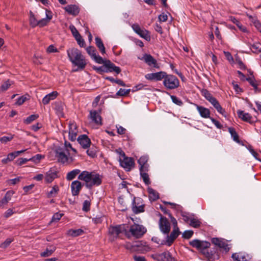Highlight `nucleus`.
Wrapping results in <instances>:
<instances>
[{
  "instance_id": "nucleus-8",
  "label": "nucleus",
  "mask_w": 261,
  "mask_h": 261,
  "mask_svg": "<svg viewBox=\"0 0 261 261\" xmlns=\"http://www.w3.org/2000/svg\"><path fill=\"white\" fill-rule=\"evenodd\" d=\"M120 154L123 157V160L119 159L121 166L126 169H130V168L134 166L135 162L132 158H128L125 156V153L123 151L120 152Z\"/></svg>"
},
{
  "instance_id": "nucleus-24",
  "label": "nucleus",
  "mask_w": 261,
  "mask_h": 261,
  "mask_svg": "<svg viewBox=\"0 0 261 261\" xmlns=\"http://www.w3.org/2000/svg\"><path fill=\"white\" fill-rule=\"evenodd\" d=\"M65 10L69 14L76 16L80 12L79 7L75 5H69L64 8Z\"/></svg>"
},
{
  "instance_id": "nucleus-6",
  "label": "nucleus",
  "mask_w": 261,
  "mask_h": 261,
  "mask_svg": "<svg viewBox=\"0 0 261 261\" xmlns=\"http://www.w3.org/2000/svg\"><path fill=\"white\" fill-rule=\"evenodd\" d=\"M145 204L141 198L134 197L132 202V211L135 214H138L144 212Z\"/></svg>"
},
{
  "instance_id": "nucleus-52",
  "label": "nucleus",
  "mask_w": 261,
  "mask_h": 261,
  "mask_svg": "<svg viewBox=\"0 0 261 261\" xmlns=\"http://www.w3.org/2000/svg\"><path fill=\"white\" fill-rule=\"evenodd\" d=\"M203 243L205 245H211L210 243L206 241H200L198 239H195L189 242V245H202Z\"/></svg>"
},
{
  "instance_id": "nucleus-2",
  "label": "nucleus",
  "mask_w": 261,
  "mask_h": 261,
  "mask_svg": "<svg viewBox=\"0 0 261 261\" xmlns=\"http://www.w3.org/2000/svg\"><path fill=\"white\" fill-rule=\"evenodd\" d=\"M196 248L209 261H213L218 258V247L224 248L227 246H215L211 248L210 246H193Z\"/></svg>"
},
{
  "instance_id": "nucleus-45",
  "label": "nucleus",
  "mask_w": 261,
  "mask_h": 261,
  "mask_svg": "<svg viewBox=\"0 0 261 261\" xmlns=\"http://www.w3.org/2000/svg\"><path fill=\"white\" fill-rule=\"evenodd\" d=\"M260 45L261 44L258 42L251 44L250 47L252 48V51L255 54L261 53V47H260Z\"/></svg>"
},
{
  "instance_id": "nucleus-57",
  "label": "nucleus",
  "mask_w": 261,
  "mask_h": 261,
  "mask_svg": "<svg viewBox=\"0 0 261 261\" xmlns=\"http://www.w3.org/2000/svg\"><path fill=\"white\" fill-rule=\"evenodd\" d=\"M171 98L172 99V101L173 103L175 104L181 106L183 105L182 101L179 99L178 97H177L176 96L174 95H171Z\"/></svg>"
},
{
  "instance_id": "nucleus-31",
  "label": "nucleus",
  "mask_w": 261,
  "mask_h": 261,
  "mask_svg": "<svg viewBox=\"0 0 261 261\" xmlns=\"http://www.w3.org/2000/svg\"><path fill=\"white\" fill-rule=\"evenodd\" d=\"M56 247L55 246H49L45 251L40 253V256L42 257H46L50 256L56 250Z\"/></svg>"
},
{
  "instance_id": "nucleus-22",
  "label": "nucleus",
  "mask_w": 261,
  "mask_h": 261,
  "mask_svg": "<svg viewBox=\"0 0 261 261\" xmlns=\"http://www.w3.org/2000/svg\"><path fill=\"white\" fill-rule=\"evenodd\" d=\"M209 102L214 106L219 113L222 114L225 117H226L225 110L221 106L219 101L215 97L209 101Z\"/></svg>"
},
{
  "instance_id": "nucleus-59",
  "label": "nucleus",
  "mask_w": 261,
  "mask_h": 261,
  "mask_svg": "<svg viewBox=\"0 0 261 261\" xmlns=\"http://www.w3.org/2000/svg\"><path fill=\"white\" fill-rule=\"evenodd\" d=\"M69 29L72 33V34L74 36V37L75 38L79 36V35H81L77 29L75 28V27L73 25H71L69 27Z\"/></svg>"
},
{
  "instance_id": "nucleus-4",
  "label": "nucleus",
  "mask_w": 261,
  "mask_h": 261,
  "mask_svg": "<svg viewBox=\"0 0 261 261\" xmlns=\"http://www.w3.org/2000/svg\"><path fill=\"white\" fill-rule=\"evenodd\" d=\"M163 84L167 89H174L179 86V82L175 76L166 73L164 79Z\"/></svg>"
},
{
  "instance_id": "nucleus-26",
  "label": "nucleus",
  "mask_w": 261,
  "mask_h": 261,
  "mask_svg": "<svg viewBox=\"0 0 261 261\" xmlns=\"http://www.w3.org/2000/svg\"><path fill=\"white\" fill-rule=\"evenodd\" d=\"M196 108L201 117L204 118L210 119L211 118L210 117L211 112L208 109L198 105H196Z\"/></svg>"
},
{
  "instance_id": "nucleus-60",
  "label": "nucleus",
  "mask_w": 261,
  "mask_h": 261,
  "mask_svg": "<svg viewBox=\"0 0 261 261\" xmlns=\"http://www.w3.org/2000/svg\"><path fill=\"white\" fill-rule=\"evenodd\" d=\"M96 63L98 64H104L106 60H104L99 55H95L92 58Z\"/></svg>"
},
{
  "instance_id": "nucleus-58",
  "label": "nucleus",
  "mask_w": 261,
  "mask_h": 261,
  "mask_svg": "<svg viewBox=\"0 0 261 261\" xmlns=\"http://www.w3.org/2000/svg\"><path fill=\"white\" fill-rule=\"evenodd\" d=\"M63 216V214H61V213H55L53 215L50 222H58L59 220H60L61 219V217Z\"/></svg>"
},
{
  "instance_id": "nucleus-34",
  "label": "nucleus",
  "mask_w": 261,
  "mask_h": 261,
  "mask_svg": "<svg viewBox=\"0 0 261 261\" xmlns=\"http://www.w3.org/2000/svg\"><path fill=\"white\" fill-rule=\"evenodd\" d=\"M147 191L149 193L150 200L154 201L159 198V193L152 188L149 187Z\"/></svg>"
},
{
  "instance_id": "nucleus-12",
  "label": "nucleus",
  "mask_w": 261,
  "mask_h": 261,
  "mask_svg": "<svg viewBox=\"0 0 261 261\" xmlns=\"http://www.w3.org/2000/svg\"><path fill=\"white\" fill-rule=\"evenodd\" d=\"M237 114L238 117L242 120L250 124H253L257 121L256 117H253L250 114L245 113L243 111L238 110L237 111Z\"/></svg>"
},
{
  "instance_id": "nucleus-27",
  "label": "nucleus",
  "mask_w": 261,
  "mask_h": 261,
  "mask_svg": "<svg viewBox=\"0 0 261 261\" xmlns=\"http://www.w3.org/2000/svg\"><path fill=\"white\" fill-rule=\"evenodd\" d=\"M46 18H43L39 20L37 22V25L40 27H43L47 25L49 20L52 18L51 12L50 11L46 10Z\"/></svg>"
},
{
  "instance_id": "nucleus-30",
  "label": "nucleus",
  "mask_w": 261,
  "mask_h": 261,
  "mask_svg": "<svg viewBox=\"0 0 261 261\" xmlns=\"http://www.w3.org/2000/svg\"><path fill=\"white\" fill-rule=\"evenodd\" d=\"M58 95V93L57 91H53L45 95L42 99L43 104L44 105H47L51 100L55 99Z\"/></svg>"
},
{
  "instance_id": "nucleus-49",
  "label": "nucleus",
  "mask_w": 261,
  "mask_h": 261,
  "mask_svg": "<svg viewBox=\"0 0 261 261\" xmlns=\"http://www.w3.org/2000/svg\"><path fill=\"white\" fill-rule=\"evenodd\" d=\"M30 25L32 27L34 28L37 26V22L38 21L36 19L34 14L32 12L30 11Z\"/></svg>"
},
{
  "instance_id": "nucleus-15",
  "label": "nucleus",
  "mask_w": 261,
  "mask_h": 261,
  "mask_svg": "<svg viewBox=\"0 0 261 261\" xmlns=\"http://www.w3.org/2000/svg\"><path fill=\"white\" fill-rule=\"evenodd\" d=\"M166 75V72L160 71L155 73H148L145 76L148 80L159 81L164 79Z\"/></svg>"
},
{
  "instance_id": "nucleus-28",
  "label": "nucleus",
  "mask_w": 261,
  "mask_h": 261,
  "mask_svg": "<svg viewBox=\"0 0 261 261\" xmlns=\"http://www.w3.org/2000/svg\"><path fill=\"white\" fill-rule=\"evenodd\" d=\"M78 179L85 181V186H88V182L91 180V172L87 171H83L79 175Z\"/></svg>"
},
{
  "instance_id": "nucleus-11",
  "label": "nucleus",
  "mask_w": 261,
  "mask_h": 261,
  "mask_svg": "<svg viewBox=\"0 0 261 261\" xmlns=\"http://www.w3.org/2000/svg\"><path fill=\"white\" fill-rule=\"evenodd\" d=\"M126 249L131 252L145 253L151 250L149 246H125Z\"/></svg>"
},
{
  "instance_id": "nucleus-43",
  "label": "nucleus",
  "mask_w": 261,
  "mask_h": 261,
  "mask_svg": "<svg viewBox=\"0 0 261 261\" xmlns=\"http://www.w3.org/2000/svg\"><path fill=\"white\" fill-rule=\"evenodd\" d=\"M29 98L30 95L28 94L22 95L17 99L15 104L18 106H20L22 105L26 100L29 99Z\"/></svg>"
},
{
  "instance_id": "nucleus-64",
  "label": "nucleus",
  "mask_w": 261,
  "mask_h": 261,
  "mask_svg": "<svg viewBox=\"0 0 261 261\" xmlns=\"http://www.w3.org/2000/svg\"><path fill=\"white\" fill-rule=\"evenodd\" d=\"M31 161L30 159L27 158H19L16 161V164L18 166H21L25 164L28 161Z\"/></svg>"
},
{
  "instance_id": "nucleus-35",
  "label": "nucleus",
  "mask_w": 261,
  "mask_h": 261,
  "mask_svg": "<svg viewBox=\"0 0 261 261\" xmlns=\"http://www.w3.org/2000/svg\"><path fill=\"white\" fill-rule=\"evenodd\" d=\"M95 44L102 54L106 53V48L101 38L99 37H95Z\"/></svg>"
},
{
  "instance_id": "nucleus-48",
  "label": "nucleus",
  "mask_w": 261,
  "mask_h": 261,
  "mask_svg": "<svg viewBox=\"0 0 261 261\" xmlns=\"http://www.w3.org/2000/svg\"><path fill=\"white\" fill-rule=\"evenodd\" d=\"M201 94L202 96H203L208 101L214 98L212 94L206 89H203L201 91Z\"/></svg>"
},
{
  "instance_id": "nucleus-46",
  "label": "nucleus",
  "mask_w": 261,
  "mask_h": 261,
  "mask_svg": "<svg viewBox=\"0 0 261 261\" xmlns=\"http://www.w3.org/2000/svg\"><path fill=\"white\" fill-rule=\"evenodd\" d=\"M201 222L198 219L194 218H191L189 225L194 228H198L200 226Z\"/></svg>"
},
{
  "instance_id": "nucleus-54",
  "label": "nucleus",
  "mask_w": 261,
  "mask_h": 261,
  "mask_svg": "<svg viewBox=\"0 0 261 261\" xmlns=\"http://www.w3.org/2000/svg\"><path fill=\"white\" fill-rule=\"evenodd\" d=\"M130 91V89H124L120 88L117 92L116 95L118 96H124L127 95Z\"/></svg>"
},
{
  "instance_id": "nucleus-13",
  "label": "nucleus",
  "mask_w": 261,
  "mask_h": 261,
  "mask_svg": "<svg viewBox=\"0 0 261 261\" xmlns=\"http://www.w3.org/2000/svg\"><path fill=\"white\" fill-rule=\"evenodd\" d=\"M132 28L134 31L141 37L145 39L147 41L150 40V36L147 30H142L138 24H134L132 25Z\"/></svg>"
},
{
  "instance_id": "nucleus-39",
  "label": "nucleus",
  "mask_w": 261,
  "mask_h": 261,
  "mask_svg": "<svg viewBox=\"0 0 261 261\" xmlns=\"http://www.w3.org/2000/svg\"><path fill=\"white\" fill-rule=\"evenodd\" d=\"M212 243L213 245H228V241L222 238H213L212 239Z\"/></svg>"
},
{
  "instance_id": "nucleus-38",
  "label": "nucleus",
  "mask_w": 261,
  "mask_h": 261,
  "mask_svg": "<svg viewBox=\"0 0 261 261\" xmlns=\"http://www.w3.org/2000/svg\"><path fill=\"white\" fill-rule=\"evenodd\" d=\"M81 172V170L77 169L72 170L68 172L66 176V179L68 180H71L73 179L76 176Z\"/></svg>"
},
{
  "instance_id": "nucleus-3",
  "label": "nucleus",
  "mask_w": 261,
  "mask_h": 261,
  "mask_svg": "<svg viewBox=\"0 0 261 261\" xmlns=\"http://www.w3.org/2000/svg\"><path fill=\"white\" fill-rule=\"evenodd\" d=\"M146 232V228L142 225L134 224L127 230L126 228L125 236L128 239L141 238Z\"/></svg>"
},
{
  "instance_id": "nucleus-44",
  "label": "nucleus",
  "mask_w": 261,
  "mask_h": 261,
  "mask_svg": "<svg viewBox=\"0 0 261 261\" xmlns=\"http://www.w3.org/2000/svg\"><path fill=\"white\" fill-rule=\"evenodd\" d=\"M13 84V82L8 80L0 87V92H4L8 89L10 86Z\"/></svg>"
},
{
  "instance_id": "nucleus-63",
  "label": "nucleus",
  "mask_w": 261,
  "mask_h": 261,
  "mask_svg": "<svg viewBox=\"0 0 261 261\" xmlns=\"http://www.w3.org/2000/svg\"><path fill=\"white\" fill-rule=\"evenodd\" d=\"M21 177H18L17 178H15L14 179H10L7 180V182L11 185H14L17 183L19 182L20 181Z\"/></svg>"
},
{
  "instance_id": "nucleus-56",
  "label": "nucleus",
  "mask_w": 261,
  "mask_h": 261,
  "mask_svg": "<svg viewBox=\"0 0 261 261\" xmlns=\"http://www.w3.org/2000/svg\"><path fill=\"white\" fill-rule=\"evenodd\" d=\"M91 203L90 201L85 200L83 202L82 210L83 211L87 212L90 211Z\"/></svg>"
},
{
  "instance_id": "nucleus-20",
  "label": "nucleus",
  "mask_w": 261,
  "mask_h": 261,
  "mask_svg": "<svg viewBox=\"0 0 261 261\" xmlns=\"http://www.w3.org/2000/svg\"><path fill=\"white\" fill-rule=\"evenodd\" d=\"M82 184L79 180H74L71 184V192L73 196H77L82 188Z\"/></svg>"
},
{
  "instance_id": "nucleus-7",
  "label": "nucleus",
  "mask_w": 261,
  "mask_h": 261,
  "mask_svg": "<svg viewBox=\"0 0 261 261\" xmlns=\"http://www.w3.org/2000/svg\"><path fill=\"white\" fill-rule=\"evenodd\" d=\"M151 257L157 261H176L169 252L152 254L151 255Z\"/></svg>"
},
{
  "instance_id": "nucleus-36",
  "label": "nucleus",
  "mask_w": 261,
  "mask_h": 261,
  "mask_svg": "<svg viewBox=\"0 0 261 261\" xmlns=\"http://www.w3.org/2000/svg\"><path fill=\"white\" fill-rule=\"evenodd\" d=\"M84 231L82 229H71L67 231V234L69 236L76 237L84 233Z\"/></svg>"
},
{
  "instance_id": "nucleus-53",
  "label": "nucleus",
  "mask_w": 261,
  "mask_h": 261,
  "mask_svg": "<svg viewBox=\"0 0 261 261\" xmlns=\"http://www.w3.org/2000/svg\"><path fill=\"white\" fill-rule=\"evenodd\" d=\"M140 175L142 178L143 181L146 185L150 184L151 182L147 173H140Z\"/></svg>"
},
{
  "instance_id": "nucleus-42",
  "label": "nucleus",
  "mask_w": 261,
  "mask_h": 261,
  "mask_svg": "<svg viewBox=\"0 0 261 261\" xmlns=\"http://www.w3.org/2000/svg\"><path fill=\"white\" fill-rule=\"evenodd\" d=\"M59 191V187L57 185L54 186L50 191L47 193V197L50 198L55 196Z\"/></svg>"
},
{
  "instance_id": "nucleus-18",
  "label": "nucleus",
  "mask_w": 261,
  "mask_h": 261,
  "mask_svg": "<svg viewBox=\"0 0 261 261\" xmlns=\"http://www.w3.org/2000/svg\"><path fill=\"white\" fill-rule=\"evenodd\" d=\"M102 180L98 174H92L91 172V180L88 182V186L86 187L91 189L93 186H99L101 184Z\"/></svg>"
},
{
  "instance_id": "nucleus-10",
  "label": "nucleus",
  "mask_w": 261,
  "mask_h": 261,
  "mask_svg": "<svg viewBox=\"0 0 261 261\" xmlns=\"http://www.w3.org/2000/svg\"><path fill=\"white\" fill-rule=\"evenodd\" d=\"M161 218L159 221L160 229L165 234H168L170 231V224L168 220L162 216L160 213Z\"/></svg>"
},
{
  "instance_id": "nucleus-25",
  "label": "nucleus",
  "mask_w": 261,
  "mask_h": 261,
  "mask_svg": "<svg viewBox=\"0 0 261 261\" xmlns=\"http://www.w3.org/2000/svg\"><path fill=\"white\" fill-rule=\"evenodd\" d=\"M180 233L179 228L178 227L174 228V229L171 232L169 236L166 237V242L170 245L173 243V241L177 238Z\"/></svg>"
},
{
  "instance_id": "nucleus-19",
  "label": "nucleus",
  "mask_w": 261,
  "mask_h": 261,
  "mask_svg": "<svg viewBox=\"0 0 261 261\" xmlns=\"http://www.w3.org/2000/svg\"><path fill=\"white\" fill-rule=\"evenodd\" d=\"M105 63L107 69V72H114L117 74H119L121 72V68L118 66H115V65L114 63H113L110 60H106Z\"/></svg>"
},
{
  "instance_id": "nucleus-40",
  "label": "nucleus",
  "mask_w": 261,
  "mask_h": 261,
  "mask_svg": "<svg viewBox=\"0 0 261 261\" xmlns=\"http://www.w3.org/2000/svg\"><path fill=\"white\" fill-rule=\"evenodd\" d=\"M97 151L98 148L96 146L92 145L87 150L86 152L89 156L92 158H94L96 156Z\"/></svg>"
},
{
  "instance_id": "nucleus-29",
  "label": "nucleus",
  "mask_w": 261,
  "mask_h": 261,
  "mask_svg": "<svg viewBox=\"0 0 261 261\" xmlns=\"http://www.w3.org/2000/svg\"><path fill=\"white\" fill-rule=\"evenodd\" d=\"M57 173V171H53L51 169L47 172L45 177V180L46 182L47 183L51 182L56 178L58 177Z\"/></svg>"
},
{
  "instance_id": "nucleus-55",
  "label": "nucleus",
  "mask_w": 261,
  "mask_h": 261,
  "mask_svg": "<svg viewBox=\"0 0 261 261\" xmlns=\"http://www.w3.org/2000/svg\"><path fill=\"white\" fill-rule=\"evenodd\" d=\"M193 233L194 231L192 230H186L183 232L182 237L185 239H189L192 237Z\"/></svg>"
},
{
  "instance_id": "nucleus-51",
  "label": "nucleus",
  "mask_w": 261,
  "mask_h": 261,
  "mask_svg": "<svg viewBox=\"0 0 261 261\" xmlns=\"http://www.w3.org/2000/svg\"><path fill=\"white\" fill-rule=\"evenodd\" d=\"M86 51L87 53L92 58L95 55H96V50L94 46H89L86 48Z\"/></svg>"
},
{
  "instance_id": "nucleus-41",
  "label": "nucleus",
  "mask_w": 261,
  "mask_h": 261,
  "mask_svg": "<svg viewBox=\"0 0 261 261\" xmlns=\"http://www.w3.org/2000/svg\"><path fill=\"white\" fill-rule=\"evenodd\" d=\"M16 157L17 156L15 154V152H11L8 154L7 158L2 160V162L4 164H6L8 162L13 161Z\"/></svg>"
},
{
  "instance_id": "nucleus-14",
  "label": "nucleus",
  "mask_w": 261,
  "mask_h": 261,
  "mask_svg": "<svg viewBox=\"0 0 261 261\" xmlns=\"http://www.w3.org/2000/svg\"><path fill=\"white\" fill-rule=\"evenodd\" d=\"M55 154L59 162L64 164L68 161V158L64 152V148L58 147L55 150Z\"/></svg>"
},
{
  "instance_id": "nucleus-23",
  "label": "nucleus",
  "mask_w": 261,
  "mask_h": 261,
  "mask_svg": "<svg viewBox=\"0 0 261 261\" xmlns=\"http://www.w3.org/2000/svg\"><path fill=\"white\" fill-rule=\"evenodd\" d=\"M209 102L214 106L219 113L222 114L225 117H226L225 110L221 106L219 101L215 97L209 101Z\"/></svg>"
},
{
  "instance_id": "nucleus-37",
  "label": "nucleus",
  "mask_w": 261,
  "mask_h": 261,
  "mask_svg": "<svg viewBox=\"0 0 261 261\" xmlns=\"http://www.w3.org/2000/svg\"><path fill=\"white\" fill-rule=\"evenodd\" d=\"M246 81H248L250 85L252 86L255 92H260V90L258 89L257 86L258 84L256 83L254 78L253 77H247L245 79Z\"/></svg>"
},
{
  "instance_id": "nucleus-21",
  "label": "nucleus",
  "mask_w": 261,
  "mask_h": 261,
  "mask_svg": "<svg viewBox=\"0 0 261 261\" xmlns=\"http://www.w3.org/2000/svg\"><path fill=\"white\" fill-rule=\"evenodd\" d=\"M90 118L95 124L99 125L102 124L101 117L96 111L91 110L90 111Z\"/></svg>"
},
{
  "instance_id": "nucleus-62",
  "label": "nucleus",
  "mask_w": 261,
  "mask_h": 261,
  "mask_svg": "<svg viewBox=\"0 0 261 261\" xmlns=\"http://www.w3.org/2000/svg\"><path fill=\"white\" fill-rule=\"evenodd\" d=\"M75 39L80 47H84L85 46V42L84 40L82 38L81 35H79V36L75 38Z\"/></svg>"
},
{
  "instance_id": "nucleus-33",
  "label": "nucleus",
  "mask_w": 261,
  "mask_h": 261,
  "mask_svg": "<svg viewBox=\"0 0 261 261\" xmlns=\"http://www.w3.org/2000/svg\"><path fill=\"white\" fill-rule=\"evenodd\" d=\"M56 114L59 116H63V104L60 101H56L54 103Z\"/></svg>"
},
{
  "instance_id": "nucleus-16",
  "label": "nucleus",
  "mask_w": 261,
  "mask_h": 261,
  "mask_svg": "<svg viewBox=\"0 0 261 261\" xmlns=\"http://www.w3.org/2000/svg\"><path fill=\"white\" fill-rule=\"evenodd\" d=\"M77 141L84 149H87L90 147L91 140L86 135H82L78 137Z\"/></svg>"
},
{
  "instance_id": "nucleus-9",
  "label": "nucleus",
  "mask_w": 261,
  "mask_h": 261,
  "mask_svg": "<svg viewBox=\"0 0 261 261\" xmlns=\"http://www.w3.org/2000/svg\"><path fill=\"white\" fill-rule=\"evenodd\" d=\"M141 60H143L144 62L149 67H153L156 69L160 68V66L157 63V61L151 55L145 54L141 58H139Z\"/></svg>"
},
{
  "instance_id": "nucleus-47",
  "label": "nucleus",
  "mask_w": 261,
  "mask_h": 261,
  "mask_svg": "<svg viewBox=\"0 0 261 261\" xmlns=\"http://www.w3.org/2000/svg\"><path fill=\"white\" fill-rule=\"evenodd\" d=\"M39 117L37 114H33L28 117L24 120L23 122L25 124H29L32 123L33 121L35 120Z\"/></svg>"
},
{
  "instance_id": "nucleus-1",
  "label": "nucleus",
  "mask_w": 261,
  "mask_h": 261,
  "mask_svg": "<svg viewBox=\"0 0 261 261\" xmlns=\"http://www.w3.org/2000/svg\"><path fill=\"white\" fill-rule=\"evenodd\" d=\"M67 52L69 59L73 65L77 66L80 70H83L85 68L87 62L80 50L76 48H72L68 49Z\"/></svg>"
},
{
  "instance_id": "nucleus-32",
  "label": "nucleus",
  "mask_w": 261,
  "mask_h": 261,
  "mask_svg": "<svg viewBox=\"0 0 261 261\" xmlns=\"http://www.w3.org/2000/svg\"><path fill=\"white\" fill-rule=\"evenodd\" d=\"M228 132L231 135L233 140L239 144L243 145V142L239 139V137L236 129L232 127L228 128Z\"/></svg>"
},
{
  "instance_id": "nucleus-50",
  "label": "nucleus",
  "mask_w": 261,
  "mask_h": 261,
  "mask_svg": "<svg viewBox=\"0 0 261 261\" xmlns=\"http://www.w3.org/2000/svg\"><path fill=\"white\" fill-rule=\"evenodd\" d=\"M103 65L100 66V67H97L95 66H94L92 68L93 70L96 71L97 73L99 74H102L103 73L107 72V69L106 67L105 63L103 64Z\"/></svg>"
},
{
  "instance_id": "nucleus-61",
  "label": "nucleus",
  "mask_w": 261,
  "mask_h": 261,
  "mask_svg": "<svg viewBox=\"0 0 261 261\" xmlns=\"http://www.w3.org/2000/svg\"><path fill=\"white\" fill-rule=\"evenodd\" d=\"M148 160V157L147 156H142L138 160V163L139 165H145L147 164V162Z\"/></svg>"
},
{
  "instance_id": "nucleus-5",
  "label": "nucleus",
  "mask_w": 261,
  "mask_h": 261,
  "mask_svg": "<svg viewBox=\"0 0 261 261\" xmlns=\"http://www.w3.org/2000/svg\"><path fill=\"white\" fill-rule=\"evenodd\" d=\"M126 226L125 224L117 225L115 226H111L109 228V233L113 238H117L120 233H124L125 235Z\"/></svg>"
},
{
  "instance_id": "nucleus-17",
  "label": "nucleus",
  "mask_w": 261,
  "mask_h": 261,
  "mask_svg": "<svg viewBox=\"0 0 261 261\" xmlns=\"http://www.w3.org/2000/svg\"><path fill=\"white\" fill-rule=\"evenodd\" d=\"M78 130L76 124L74 122L69 123V139L71 141H74L76 140Z\"/></svg>"
}]
</instances>
